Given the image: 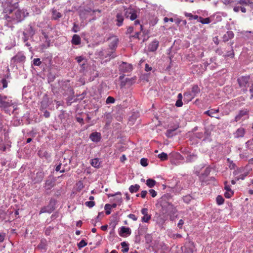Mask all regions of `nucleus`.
I'll return each mask as SVG.
<instances>
[{
	"label": "nucleus",
	"instance_id": "obj_51",
	"mask_svg": "<svg viewBox=\"0 0 253 253\" xmlns=\"http://www.w3.org/2000/svg\"><path fill=\"white\" fill-rule=\"evenodd\" d=\"M183 105V103L181 100H178L176 101L175 103V106L177 107H181Z\"/></svg>",
	"mask_w": 253,
	"mask_h": 253
},
{
	"label": "nucleus",
	"instance_id": "obj_55",
	"mask_svg": "<svg viewBox=\"0 0 253 253\" xmlns=\"http://www.w3.org/2000/svg\"><path fill=\"white\" fill-rule=\"evenodd\" d=\"M225 187H224V188L226 190V191H231V189L230 188V187L229 185L227 184V181H225Z\"/></svg>",
	"mask_w": 253,
	"mask_h": 253
},
{
	"label": "nucleus",
	"instance_id": "obj_3",
	"mask_svg": "<svg viewBox=\"0 0 253 253\" xmlns=\"http://www.w3.org/2000/svg\"><path fill=\"white\" fill-rule=\"evenodd\" d=\"M14 104L10 97L5 95L0 94V108L5 110L12 106Z\"/></svg>",
	"mask_w": 253,
	"mask_h": 253
},
{
	"label": "nucleus",
	"instance_id": "obj_2",
	"mask_svg": "<svg viewBox=\"0 0 253 253\" xmlns=\"http://www.w3.org/2000/svg\"><path fill=\"white\" fill-rule=\"evenodd\" d=\"M237 82L240 87L241 88L244 92H246L249 83L253 82V81L251 79L250 76H241L238 78Z\"/></svg>",
	"mask_w": 253,
	"mask_h": 253
},
{
	"label": "nucleus",
	"instance_id": "obj_17",
	"mask_svg": "<svg viewBox=\"0 0 253 253\" xmlns=\"http://www.w3.org/2000/svg\"><path fill=\"white\" fill-rule=\"evenodd\" d=\"M90 165L95 168H99L100 165V162L98 158H94L91 160Z\"/></svg>",
	"mask_w": 253,
	"mask_h": 253
},
{
	"label": "nucleus",
	"instance_id": "obj_24",
	"mask_svg": "<svg viewBox=\"0 0 253 253\" xmlns=\"http://www.w3.org/2000/svg\"><path fill=\"white\" fill-rule=\"evenodd\" d=\"M52 210L51 209H49L48 207H43L41 208L40 211V214H41L43 213H51Z\"/></svg>",
	"mask_w": 253,
	"mask_h": 253
},
{
	"label": "nucleus",
	"instance_id": "obj_43",
	"mask_svg": "<svg viewBox=\"0 0 253 253\" xmlns=\"http://www.w3.org/2000/svg\"><path fill=\"white\" fill-rule=\"evenodd\" d=\"M140 164L143 167H146L148 166L147 159L146 158H142L140 160Z\"/></svg>",
	"mask_w": 253,
	"mask_h": 253
},
{
	"label": "nucleus",
	"instance_id": "obj_11",
	"mask_svg": "<svg viewBox=\"0 0 253 253\" xmlns=\"http://www.w3.org/2000/svg\"><path fill=\"white\" fill-rule=\"evenodd\" d=\"M89 138L93 142H98L101 140V134L97 132H92L90 134Z\"/></svg>",
	"mask_w": 253,
	"mask_h": 253
},
{
	"label": "nucleus",
	"instance_id": "obj_60",
	"mask_svg": "<svg viewBox=\"0 0 253 253\" xmlns=\"http://www.w3.org/2000/svg\"><path fill=\"white\" fill-rule=\"evenodd\" d=\"M61 166H62V164L61 163H59V164L56 167L55 170L56 171H60V169H61Z\"/></svg>",
	"mask_w": 253,
	"mask_h": 253
},
{
	"label": "nucleus",
	"instance_id": "obj_12",
	"mask_svg": "<svg viewBox=\"0 0 253 253\" xmlns=\"http://www.w3.org/2000/svg\"><path fill=\"white\" fill-rule=\"evenodd\" d=\"M35 34V31L33 28L29 25V27L26 29V32H23L24 36H27L28 37H33Z\"/></svg>",
	"mask_w": 253,
	"mask_h": 253
},
{
	"label": "nucleus",
	"instance_id": "obj_33",
	"mask_svg": "<svg viewBox=\"0 0 253 253\" xmlns=\"http://www.w3.org/2000/svg\"><path fill=\"white\" fill-rule=\"evenodd\" d=\"M75 59L77 61V62L81 64L82 66L85 65V63L81 64L82 62L84 59V57L82 56H77L76 57Z\"/></svg>",
	"mask_w": 253,
	"mask_h": 253
},
{
	"label": "nucleus",
	"instance_id": "obj_53",
	"mask_svg": "<svg viewBox=\"0 0 253 253\" xmlns=\"http://www.w3.org/2000/svg\"><path fill=\"white\" fill-rule=\"evenodd\" d=\"M149 192L151 194L152 197H155L157 196V192L153 189H150Z\"/></svg>",
	"mask_w": 253,
	"mask_h": 253
},
{
	"label": "nucleus",
	"instance_id": "obj_56",
	"mask_svg": "<svg viewBox=\"0 0 253 253\" xmlns=\"http://www.w3.org/2000/svg\"><path fill=\"white\" fill-rule=\"evenodd\" d=\"M183 224H184V221H183V220H182V219H180V220H179V222H178V224H177V226H178L179 228L181 229V228H182V225H183Z\"/></svg>",
	"mask_w": 253,
	"mask_h": 253
},
{
	"label": "nucleus",
	"instance_id": "obj_47",
	"mask_svg": "<svg viewBox=\"0 0 253 253\" xmlns=\"http://www.w3.org/2000/svg\"><path fill=\"white\" fill-rule=\"evenodd\" d=\"M248 172H246V173H244L243 174H241L240 175H239L237 177V180H239V179H242V180H243L244 179V178H245L246 176H247V175H248Z\"/></svg>",
	"mask_w": 253,
	"mask_h": 253
},
{
	"label": "nucleus",
	"instance_id": "obj_16",
	"mask_svg": "<svg viewBox=\"0 0 253 253\" xmlns=\"http://www.w3.org/2000/svg\"><path fill=\"white\" fill-rule=\"evenodd\" d=\"M245 133V130L244 128H239L235 133V137H243Z\"/></svg>",
	"mask_w": 253,
	"mask_h": 253
},
{
	"label": "nucleus",
	"instance_id": "obj_42",
	"mask_svg": "<svg viewBox=\"0 0 253 253\" xmlns=\"http://www.w3.org/2000/svg\"><path fill=\"white\" fill-rule=\"evenodd\" d=\"M37 176L39 177V178L38 180H36V182H39L42 181V180L43 177V174L42 172L37 173Z\"/></svg>",
	"mask_w": 253,
	"mask_h": 253
},
{
	"label": "nucleus",
	"instance_id": "obj_32",
	"mask_svg": "<svg viewBox=\"0 0 253 253\" xmlns=\"http://www.w3.org/2000/svg\"><path fill=\"white\" fill-rule=\"evenodd\" d=\"M86 245H87V243L84 240H82L78 244V247L79 249H81V248L85 247Z\"/></svg>",
	"mask_w": 253,
	"mask_h": 253
},
{
	"label": "nucleus",
	"instance_id": "obj_29",
	"mask_svg": "<svg viewBox=\"0 0 253 253\" xmlns=\"http://www.w3.org/2000/svg\"><path fill=\"white\" fill-rule=\"evenodd\" d=\"M137 17V11L135 10L132 9L130 14L129 18L131 20L133 21L135 20Z\"/></svg>",
	"mask_w": 253,
	"mask_h": 253
},
{
	"label": "nucleus",
	"instance_id": "obj_48",
	"mask_svg": "<svg viewBox=\"0 0 253 253\" xmlns=\"http://www.w3.org/2000/svg\"><path fill=\"white\" fill-rule=\"evenodd\" d=\"M1 83L2 84L3 88H6L7 87V82L5 79H2L1 80Z\"/></svg>",
	"mask_w": 253,
	"mask_h": 253
},
{
	"label": "nucleus",
	"instance_id": "obj_30",
	"mask_svg": "<svg viewBox=\"0 0 253 253\" xmlns=\"http://www.w3.org/2000/svg\"><path fill=\"white\" fill-rule=\"evenodd\" d=\"M158 158L162 161H165L168 159V155L164 152H162L159 154Z\"/></svg>",
	"mask_w": 253,
	"mask_h": 253
},
{
	"label": "nucleus",
	"instance_id": "obj_5",
	"mask_svg": "<svg viewBox=\"0 0 253 253\" xmlns=\"http://www.w3.org/2000/svg\"><path fill=\"white\" fill-rule=\"evenodd\" d=\"M200 89L197 85H194L192 87L191 91L185 92L184 95L191 101L200 92Z\"/></svg>",
	"mask_w": 253,
	"mask_h": 253
},
{
	"label": "nucleus",
	"instance_id": "obj_1",
	"mask_svg": "<svg viewBox=\"0 0 253 253\" xmlns=\"http://www.w3.org/2000/svg\"><path fill=\"white\" fill-rule=\"evenodd\" d=\"M18 5V3H15L13 9L10 8L7 10L8 13L11 14V16H8L6 18L8 21H10L11 20L8 19L11 18L15 23H18L23 20L28 16V13L26 10L17 9Z\"/></svg>",
	"mask_w": 253,
	"mask_h": 253
},
{
	"label": "nucleus",
	"instance_id": "obj_6",
	"mask_svg": "<svg viewBox=\"0 0 253 253\" xmlns=\"http://www.w3.org/2000/svg\"><path fill=\"white\" fill-rule=\"evenodd\" d=\"M26 56L22 52H18L11 58V61L14 63H24L26 60Z\"/></svg>",
	"mask_w": 253,
	"mask_h": 253
},
{
	"label": "nucleus",
	"instance_id": "obj_25",
	"mask_svg": "<svg viewBox=\"0 0 253 253\" xmlns=\"http://www.w3.org/2000/svg\"><path fill=\"white\" fill-rule=\"evenodd\" d=\"M121 245L122 248H124L122 249V252L123 253H126L129 250L128 245L126 242H123L121 243Z\"/></svg>",
	"mask_w": 253,
	"mask_h": 253
},
{
	"label": "nucleus",
	"instance_id": "obj_27",
	"mask_svg": "<svg viewBox=\"0 0 253 253\" xmlns=\"http://www.w3.org/2000/svg\"><path fill=\"white\" fill-rule=\"evenodd\" d=\"M177 129V128L174 129H169L167 130L166 134L168 137H171L174 135V131Z\"/></svg>",
	"mask_w": 253,
	"mask_h": 253
},
{
	"label": "nucleus",
	"instance_id": "obj_35",
	"mask_svg": "<svg viewBox=\"0 0 253 253\" xmlns=\"http://www.w3.org/2000/svg\"><path fill=\"white\" fill-rule=\"evenodd\" d=\"M105 209L106 210L105 213L107 215L111 213V206L110 204H106L105 206Z\"/></svg>",
	"mask_w": 253,
	"mask_h": 253
},
{
	"label": "nucleus",
	"instance_id": "obj_36",
	"mask_svg": "<svg viewBox=\"0 0 253 253\" xmlns=\"http://www.w3.org/2000/svg\"><path fill=\"white\" fill-rule=\"evenodd\" d=\"M234 194V192L233 191H226L224 193V196L226 198H230Z\"/></svg>",
	"mask_w": 253,
	"mask_h": 253
},
{
	"label": "nucleus",
	"instance_id": "obj_10",
	"mask_svg": "<svg viewBox=\"0 0 253 253\" xmlns=\"http://www.w3.org/2000/svg\"><path fill=\"white\" fill-rule=\"evenodd\" d=\"M119 235L121 237H126L131 234V230L129 228L122 226L119 231Z\"/></svg>",
	"mask_w": 253,
	"mask_h": 253
},
{
	"label": "nucleus",
	"instance_id": "obj_23",
	"mask_svg": "<svg viewBox=\"0 0 253 253\" xmlns=\"http://www.w3.org/2000/svg\"><path fill=\"white\" fill-rule=\"evenodd\" d=\"M146 184L149 187L152 188L156 185V181L153 179L149 178L146 180Z\"/></svg>",
	"mask_w": 253,
	"mask_h": 253
},
{
	"label": "nucleus",
	"instance_id": "obj_64",
	"mask_svg": "<svg viewBox=\"0 0 253 253\" xmlns=\"http://www.w3.org/2000/svg\"><path fill=\"white\" fill-rule=\"evenodd\" d=\"M44 116L45 118H48L50 116V113L49 112H48V111H46L44 113Z\"/></svg>",
	"mask_w": 253,
	"mask_h": 253
},
{
	"label": "nucleus",
	"instance_id": "obj_20",
	"mask_svg": "<svg viewBox=\"0 0 253 253\" xmlns=\"http://www.w3.org/2000/svg\"><path fill=\"white\" fill-rule=\"evenodd\" d=\"M121 195L122 194H121V193L120 192H117L115 194H108V197H114L115 196L119 195V196L118 197L116 198V202H118V203H121L122 202V199Z\"/></svg>",
	"mask_w": 253,
	"mask_h": 253
},
{
	"label": "nucleus",
	"instance_id": "obj_46",
	"mask_svg": "<svg viewBox=\"0 0 253 253\" xmlns=\"http://www.w3.org/2000/svg\"><path fill=\"white\" fill-rule=\"evenodd\" d=\"M227 162L230 164L229 167L230 169H235V164L232 161H231L229 159H227Z\"/></svg>",
	"mask_w": 253,
	"mask_h": 253
},
{
	"label": "nucleus",
	"instance_id": "obj_61",
	"mask_svg": "<svg viewBox=\"0 0 253 253\" xmlns=\"http://www.w3.org/2000/svg\"><path fill=\"white\" fill-rule=\"evenodd\" d=\"M133 30V28L132 27H129L127 29V32L128 33H131Z\"/></svg>",
	"mask_w": 253,
	"mask_h": 253
},
{
	"label": "nucleus",
	"instance_id": "obj_31",
	"mask_svg": "<svg viewBox=\"0 0 253 253\" xmlns=\"http://www.w3.org/2000/svg\"><path fill=\"white\" fill-rule=\"evenodd\" d=\"M246 147L249 149H253V138L248 140L246 143Z\"/></svg>",
	"mask_w": 253,
	"mask_h": 253
},
{
	"label": "nucleus",
	"instance_id": "obj_4",
	"mask_svg": "<svg viewBox=\"0 0 253 253\" xmlns=\"http://www.w3.org/2000/svg\"><path fill=\"white\" fill-rule=\"evenodd\" d=\"M250 110L247 108L240 110L235 117L236 122L243 121L249 118Z\"/></svg>",
	"mask_w": 253,
	"mask_h": 253
},
{
	"label": "nucleus",
	"instance_id": "obj_18",
	"mask_svg": "<svg viewBox=\"0 0 253 253\" xmlns=\"http://www.w3.org/2000/svg\"><path fill=\"white\" fill-rule=\"evenodd\" d=\"M54 186V181L51 179H47L45 183V188L47 190H49Z\"/></svg>",
	"mask_w": 253,
	"mask_h": 253
},
{
	"label": "nucleus",
	"instance_id": "obj_34",
	"mask_svg": "<svg viewBox=\"0 0 253 253\" xmlns=\"http://www.w3.org/2000/svg\"><path fill=\"white\" fill-rule=\"evenodd\" d=\"M38 247V248L42 250H45L46 244L45 243V241L42 240L41 241V243L39 244Z\"/></svg>",
	"mask_w": 253,
	"mask_h": 253
},
{
	"label": "nucleus",
	"instance_id": "obj_21",
	"mask_svg": "<svg viewBox=\"0 0 253 253\" xmlns=\"http://www.w3.org/2000/svg\"><path fill=\"white\" fill-rule=\"evenodd\" d=\"M140 188V186L138 184L132 185L129 187V191L130 193H133L134 192H137Z\"/></svg>",
	"mask_w": 253,
	"mask_h": 253
},
{
	"label": "nucleus",
	"instance_id": "obj_59",
	"mask_svg": "<svg viewBox=\"0 0 253 253\" xmlns=\"http://www.w3.org/2000/svg\"><path fill=\"white\" fill-rule=\"evenodd\" d=\"M145 70L147 72L150 71L152 70V67H150L148 64H145Z\"/></svg>",
	"mask_w": 253,
	"mask_h": 253
},
{
	"label": "nucleus",
	"instance_id": "obj_9",
	"mask_svg": "<svg viewBox=\"0 0 253 253\" xmlns=\"http://www.w3.org/2000/svg\"><path fill=\"white\" fill-rule=\"evenodd\" d=\"M108 40L109 41V47L111 49H113L116 48L119 42V40L116 36H112L108 38Z\"/></svg>",
	"mask_w": 253,
	"mask_h": 253
},
{
	"label": "nucleus",
	"instance_id": "obj_63",
	"mask_svg": "<svg viewBox=\"0 0 253 253\" xmlns=\"http://www.w3.org/2000/svg\"><path fill=\"white\" fill-rule=\"evenodd\" d=\"M240 10L243 13H246L247 12V9L244 6H241Z\"/></svg>",
	"mask_w": 253,
	"mask_h": 253
},
{
	"label": "nucleus",
	"instance_id": "obj_15",
	"mask_svg": "<svg viewBox=\"0 0 253 253\" xmlns=\"http://www.w3.org/2000/svg\"><path fill=\"white\" fill-rule=\"evenodd\" d=\"M71 42L74 45H79L81 42L80 37L78 35H74L72 37Z\"/></svg>",
	"mask_w": 253,
	"mask_h": 253
},
{
	"label": "nucleus",
	"instance_id": "obj_28",
	"mask_svg": "<svg viewBox=\"0 0 253 253\" xmlns=\"http://www.w3.org/2000/svg\"><path fill=\"white\" fill-rule=\"evenodd\" d=\"M216 203L218 205H221L224 203V199L221 195H218L216 198Z\"/></svg>",
	"mask_w": 253,
	"mask_h": 253
},
{
	"label": "nucleus",
	"instance_id": "obj_37",
	"mask_svg": "<svg viewBox=\"0 0 253 253\" xmlns=\"http://www.w3.org/2000/svg\"><path fill=\"white\" fill-rule=\"evenodd\" d=\"M200 22L203 24H209L211 22L209 18H203L202 17H200Z\"/></svg>",
	"mask_w": 253,
	"mask_h": 253
},
{
	"label": "nucleus",
	"instance_id": "obj_22",
	"mask_svg": "<svg viewBox=\"0 0 253 253\" xmlns=\"http://www.w3.org/2000/svg\"><path fill=\"white\" fill-rule=\"evenodd\" d=\"M52 18L56 20L60 18L62 16L61 14L55 9H53L52 11Z\"/></svg>",
	"mask_w": 253,
	"mask_h": 253
},
{
	"label": "nucleus",
	"instance_id": "obj_40",
	"mask_svg": "<svg viewBox=\"0 0 253 253\" xmlns=\"http://www.w3.org/2000/svg\"><path fill=\"white\" fill-rule=\"evenodd\" d=\"M115 100L114 98H113L112 96H108L106 100V103L107 104L114 103L115 102Z\"/></svg>",
	"mask_w": 253,
	"mask_h": 253
},
{
	"label": "nucleus",
	"instance_id": "obj_54",
	"mask_svg": "<svg viewBox=\"0 0 253 253\" xmlns=\"http://www.w3.org/2000/svg\"><path fill=\"white\" fill-rule=\"evenodd\" d=\"M184 15L186 17H188L189 20H191L193 18V15L191 13L185 12Z\"/></svg>",
	"mask_w": 253,
	"mask_h": 253
},
{
	"label": "nucleus",
	"instance_id": "obj_49",
	"mask_svg": "<svg viewBox=\"0 0 253 253\" xmlns=\"http://www.w3.org/2000/svg\"><path fill=\"white\" fill-rule=\"evenodd\" d=\"M79 26L76 24H74V26H73V29H72V31L75 32V33H77L79 31Z\"/></svg>",
	"mask_w": 253,
	"mask_h": 253
},
{
	"label": "nucleus",
	"instance_id": "obj_44",
	"mask_svg": "<svg viewBox=\"0 0 253 253\" xmlns=\"http://www.w3.org/2000/svg\"><path fill=\"white\" fill-rule=\"evenodd\" d=\"M125 15L126 18H128V17H130V14L131 13V10H132V9H125Z\"/></svg>",
	"mask_w": 253,
	"mask_h": 253
},
{
	"label": "nucleus",
	"instance_id": "obj_26",
	"mask_svg": "<svg viewBox=\"0 0 253 253\" xmlns=\"http://www.w3.org/2000/svg\"><path fill=\"white\" fill-rule=\"evenodd\" d=\"M251 3V0H239L237 2V4L244 6L249 5Z\"/></svg>",
	"mask_w": 253,
	"mask_h": 253
},
{
	"label": "nucleus",
	"instance_id": "obj_38",
	"mask_svg": "<svg viewBox=\"0 0 253 253\" xmlns=\"http://www.w3.org/2000/svg\"><path fill=\"white\" fill-rule=\"evenodd\" d=\"M42 64V62L40 58H35L33 60V65L39 66Z\"/></svg>",
	"mask_w": 253,
	"mask_h": 253
},
{
	"label": "nucleus",
	"instance_id": "obj_45",
	"mask_svg": "<svg viewBox=\"0 0 253 253\" xmlns=\"http://www.w3.org/2000/svg\"><path fill=\"white\" fill-rule=\"evenodd\" d=\"M226 56H227V57H233L234 56V51H233V49L232 48H231V49L230 51H228L225 55Z\"/></svg>",
	"mask_w": 253,
	"mask_h": 253
},
{
	"label": "nucleus",
	"instance_id": "obj_57",
	"mask_svg": "<svg viewBox=\"0 0 253 253\" xmlns=\"http://www.w3.org/2000/svg\"><path fill=\"white\" fill-rule=\"evenodd\" d=\"M147 194V191H146V190L142 191L141 192V194H140L141 197L142 198H145L146 197Z\"/></svg>",
	"mask_w": 253,
	"mask_h": 253
},
{
	"label": "nucleus",
	"instance_id": "obj_7",
	"mask_svg": "<svg viewBox=\"0 0 253 253\" xmlns=\"http://www.w3.org/2000/svg\"><path fill=\"white\" fill-rule=\"evenodd\" d=\"M141 212L144 215L141 218L142 222L148 223L151 218V215L148 214V209L147 208H143L141 210Z\"/></svg>",
	"mask_w": 253,
	"mask_h": 253
},
{
	"label": "nucleus",
	"instance_id": "obj_13",
	"mask_svg": "<svg viewBox=\"0 0 253 253\" xmlns=\"http://www.w3.org/2000/svg\"><path fill=\"white\" fill-rule=\"evenodd\" d=\"M132 69V66L130 64H127L126 63H123L120 66V70L124 72H129Z\"/></svg>",
	"mask_w": 253,
	"mask_h": 253
},
{
	"label": "nucleus",
	"instance_id": "obj_41",
	"mask_svg": "<svg viewBox=\"0 0 253 253\" xmlns=\"http://www.w3.org/2000/svg\"><path fill=\"white\" fill-rule=\"evenodd\" d=\"M204 114L207 115L208 116L211 117H213L214 112L213 111V109L207 110L204 112Z\"/></svg>",
	"mask_w": 253,
	"mask_h": 253
},
{
	"label": "nucleus",
	"instance_id": "obj_52",
	"mask_svg": "<svg viewBox=\"0 0 253 253\" xmlns=\"http://www.w3.org/2000/svg\"><path fill=\"white\" fill-rule=\"evenodd\" d=\"M128 217L133 221H136L137 219V217L134 214L130 213L128 215Z\"/></svg>",
	"mask_w": 253,
	"mask_h": 253
},
{
	"label": "nucleus",
	"instance_id": "obj_19",
	"mask_svg": "<svg viewBox=\"0 0 253 253\" xmlns=\"http://www.w3.org/2000/svg\"><path fill=\"white\" fill-rule=\"evenodd\" d=\"M234 37V34L232 31H228L223 36V41L224 42L228 41L229 40Z\"/></svg>",
	"mask_w": 253,
	"mask_h": 253
},
{
	"label": "nucleus",
	"instance_id": "obj_50",
	"mask_svg": "<svg viewBox=\"0 0 253 253\" xmlns=\"http://www.w3.org/2000/svg\"><path fill=\"white\" fill-rule=\"evenodd\" d=\"M6 234L5 233H0V242H3L5 239Z\"/></svg>",
	"mask_w": 253,
	"mask_h": 253
},
{
	"label": "nucleus",
	"instance_id": "obj_14",
	"mask_svg": "<svg viewBox=\"0 0 253 253\" xmlns=\"http://www.w3.org/2000/svg\"><path fill=\"white\" fill-rule=\"evenodd\" d=\"M117 25L120 27L122 25L124 21V16L122 12H119L116 15Z\"/></svg>",
	"mask_w": 253,
	"mask_h": 253
},
{
	"label": "nucleus",
	"instance_id": "obj_62",
	"mask_svg": "<svg viewBox=\"0 0 253 253\" xmlns=\"http://www.w3.org/2000/svg\"><path fill=\"white\" fill-rule=\"evenodd\" d=\"M108 225H104L101 227V229L103 231H106L107 229Z\"/></svg>",
	"mask_w": 253,
	"mask_h": 253
},
{
	"label": "nucleus",
	"instance_id": "obj_8",
	"mask_svg": "<svg viewBox=\"0 0 253 253\" xmlns=\"http://www.w3.org/2000/svg\"><path fill=\"white\" fill-rule=\"evenodd\" d=\"M159 45V42L157 40H154L149 44L148 50L150 52H154L158 49Z\"/></svg>",
	"mask_w": 253,
	"mask_h": 253
},
{
	"label": "nucleus",
	"instance_id": "obj_39",
	"mask_svg": "<svg viewBox=\"0 0 253 253\" xmlns=\"http://www.w3.org/2000/svg\"><path fill=\"white\" fill-rule=\"evenodd\" d=\"M84 204L89 208H91L95 206V202L93 201H87Z\"/></svg>",
	"mask_w": 253,
	"mask_h": 253
},
{
	"label": "nucleus",
	"instance_id": "obj_58",
	"mask_svg": "<svg viewBox=\"0 0 253 253\" xmlns=\"http://www.w3.org/2000/svg\"><path fill=\"white\" fill-rule=\"evenodd\" d=\"M241 9V6H236L233 8V10L235 12H238Z\"/></svg>",
	"mask_w": 253,
	"mask_h": 253
}]
</instances>
